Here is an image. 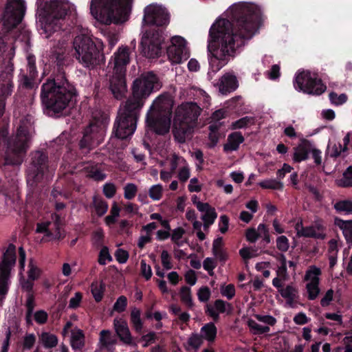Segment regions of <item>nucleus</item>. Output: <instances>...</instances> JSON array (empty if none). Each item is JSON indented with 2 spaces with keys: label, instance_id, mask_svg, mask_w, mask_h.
<instances>
[{
  "label": "nucleus",
  "instance_id": "nucleus-1",
  "mask_svg": "<svg viewBox=\"0 0 352 352\" xmlns=\"http://www.w3.org/2000/svg\"><path fill=\"white\" fill-rule=\"evenodd\" d=\"M261 11L252 3H240L230 8V19H219L210 28L208 52L210 70L216 73L226 65L236 50L258 30Z\"/></svg>",
  "mask_w": 352,
  "mask_h": 352
},
{
  "label": "nucleus",
  "instance_id": "nucleus-2",
  "mask_svg": "<svg viewBox=\"0 0 352 352\" xmlns=\"http://www.w3.org/2000/svg\"><path fill=\"white\" fill-rule=\"evenodd\" d=\"M144 28L140 43V54L150 60H155L164 54V49L172 64H179L189 58L186 41L179 36L171 38L167 45L165 30L170 23V14L164 7L152 3L145 7L142 20Z\"/></svg>",
  "mask_w": 352,
  "mask_h": 352
},
{
  "label": "nucleus",
  "instance_id": "nucleus-3",
  "mask_svg": "<svg viewBox=\"0 0 352 352\" xmlns=\"http://www.w3.org/2000/svg\"><path fill=\"white\" fill-rule=\"evenodd\" d=\"M76 95L75 87L66 79L64 74L47 80L41 87V98L45 107L54 113L65 109Z\"/></svg>",
  "mask_w": 352,
  "mask_h": 352
},
{
  "label": "nucleus",
  "instance_id": "nucleus-4",
  "mask_svg": "<svg viewBox=\"0 0 352 352\" xmlns=\"http://www.w3.org/2000/svg\"><path fill=\"white\" fill-rule=\"evenodd\" d=\"M131 0H91L90 10L94 17L102 23L119 24L130 16Z\"/></svg>",
  "mask_w": 352,
  "mask_h": 352
},
{
  "label": "nucleus",
  "instance_id": "nucleus-5",
  "mask_svg": "<svg viewBox=\"0 0 352 352\" xmlns=\"http://www.w3.org/2000/svg\"><path fill=\"white\" fill-rule=\"evenodd\" d=\"M201 109L195 102L182 104L176 110L173 134L176 141L184 143L191 139Z\"/></svg>",
  "mask_w": 352,
  "mask_h": 352
},
{
  "label": "nucleus",
  "instance_id": "nucleus-6",
  "mask_svg": "<svg viewBox=\"0 0 352 352\" xmlns=\"http://www.w3.org/2000/svg\"><path fill=\"white\" fill-rule=\"evenodd\" d=\"M130 62V52L128 47H122L115 53L113 59V72L109 76V89L114 98L121 100L127 92L125 72Z\"/></svg>",
  "mask_w": 352,
  "mask_h": 352
},
{
  "label": "nucleus",
  "instance_id": "nucleus-7",
  "mask_svg": "<svg viewBox=\"0 0 352 352\" xmlns=\"http://www.w3.org/2000/svg\"><path fill=\"white\" fill-rule=\"evenodd\" d=\"M133 133L136 129L137 111L144 104L145 100L153 91L162 87L159 77L153 72H148L141 74L140 78L133 80Z\"/></svg>",
  "mask_w": 352,
  "mask_h": 352
},
{
  "label": "nucleus",
  "instance_id": "nucleus-8",
  "mask_svg": "<svg viewBox=\"0 0 352 352\" xmlns=\"http://www.w3.org/2000/svg\"><path fill=\"white\" fill-rule=\"evenodd\" d=\"M69 9V5L65 0L46 2L38 13L39 21L44 31L50 33L59 30V21L66 16Z\"/></svg>",
  "mask_w": 352,
  "mask_h": 352
},
{
  "label": "nucleus",
  "instance_id": "nucleus-9",
  "mask_svg": "<svg viewBox=\"0 0 352 352\" xmlns=\"http://www.w3.org/2000/svg\"><path fill=\"white\" fill-rule=\"evenodd\" d=\"M32 136L28 129L20 126L16 133L12 135L7 142V151L5 160L6 164L19 165L27 153Z\"/></svg>",
  "mask_w": 352,
  "mask_h": 352
},
{
  "label": "nucleus",
  "instance_id": "nucleus-10",
  "mask_svg": "<svg viewBox=\"0 0 352 352\" xmlns=\"http://www.w3.org/2000/svg\"><path fill=\"white\" fill-rule=\"evenodd\" d=\"M170 101L167 96H158L151 106L146 118L147 126L156 134L165 135L169 131L170 126V112H162V109L166 102Z\"/></svg>",
  "mask_w": 352,
  "mask_h": 352
},
{
  "label": "nucleus",
  "instance_id": "nucleus-11",
  "mask_svg": "<svg viewBox=\"0 0 352 352\" xmlns=\"http://www.w3.org/2000/svg\"><path fill=\"white\" fill-rule=\"evenodd\" d=\"M75 50L74 56L85 67H90L97 64L99 50L90 37L85 34L76 36L73 41Z\"/></svg>",
  "mask_w": 352,
  "mask_h": 352
},
{
  "label": "nucleus",
  "instance_id": "nucleus-12",
  "mask_svg": "<svg viewBox=\"0 0 352 352\" xmlns=\"http://www.w3.org/2000/svg\"><path fill=\"white\" fill-rule=\"evenodd\" d=\"M294 86L299 91L316 96L321 95L327 89L321 78L308 70L298 72L296 74Z\"/></svg>",
  "mask_w": 352,
  "mask_h": 352
},
{
  "label": "nucleus",
  "instance_id": "nucleus-13",
  "mask_svg": "<svg viewBox=\"0 0 352 352\" xmlns=\"http://www.w3.org/2000/svg\"><path fill=\"white\" fill-rule=\"evenodd\" d=\"M16 263V247L10 243L3 253L2 261L0 263V306L2 305L6 295L8 286V282L11 268Z\"/></svg>",
  "mask_w": 352,
  "mask_h": 352
},
{
  "label": "nucleus",
  "instance_id": "nucleus-14",
  "mask_svg": "<svg viewBox=\"0 0 352 352\" xmlns=\"http://www.w3.org/2000/svg\"><path fill=\"white\" fill-rule=\"evenodd\" d=\"M105 127L106 122L104 119L91 122L85 129L84 135L80 141V148L89 151L99 145L103 140Z\"/></svg>",
  "mask_w": 352,
  "mask_h": 352
},
{
  "label": "nucleus",
  "instance_id": "nucleus-15",
  "mask_svg": "<svg viewBox=\"0 0 352 352\" xmlns=\"http://www.w3.org/2000/svg\"><path fill=\"white\" fill-rule=\"evenodd\" d=\"M115 128L118 138L125 139L132 134V101L129 98L119 109Z\"/></svg>",
  "mask_w": 352,
  "mask_h": 352
},
{
  "label": "nucleus",
  "instance_id": "nucleus-16",
  "mask_svg": "<svg viewBox=\"0 0 352 352\" xmlns=\"http://www.w3.org/2000/svg\"><path fill=\"white\" fill-rule=\"evenodd\" d=\"M25 8L23 0H8L3 16V23L7 30L19 24L25 14Z\"/></svg>",
  "mask_w": 352,
  "mask_h": 352
},
{
  "label": "nucleus",
  "instance_id": "nucleus-17",
  "mask_svg": "<svg viewBox=\"0 0 352 352\" xmlns=\"http://www.w3.org/2000/svg\"><path fill=\"white\" fill-rule=\"evenodd\" d=\"M31 167L28 173V181L32 182V184L41 181L44 172L47 168V155L41 151H36L31 153Z\"/></svg>",
  "mask_w": 352,
  "mask_h": 352
},
{
  "label": "nucleus",
  "instance_id": "nucleus-18",
  "mask_svg": "<svg viewBox=\"0 0 352 352\" xmlns=\"http://www.w3.org/2000/svg\"><path fill=\"white\" fill-rule=\"evenodd\" d=\"M56 219L53 222H45L38 223L36 232L45 233V235L50 239H61L65 235L61 232V225L60 218L54 214Z\"/></svg>",
  "mask_w": 352,
  "mask_h": 352
},
{
  "label": "nucleus",
  "instance_id": "nucleus-19",
  "mask_svg": "<svg viewBox=\"0 0 352 352\" xmlns=\"http://www.w3.org/2000/svg\"><path fill=\"white\" fill-rule=\"evenodd\" d=\"M52 58L54 59L56 65L58 67L59 74L57 76H60V74L63 73L65 74L64 72L62 71V69L64 66L68 65L70 63V58L69 56L68 50L64 46V43L60 44V47H57L52 54ZM65 76V74H64Z\"/></svg>",
  "mask_w": 352,
  "mask_h": 352
},
{
  "label": "nucleus",
  "instance_id": "nucleus-20",
  "mask_svg": "<svg viewBox=\"0 0 352 352\" xmlns=\"http://www.w3.org/2000/svg\"><path fill=\"white\" fill-rule=\"evenodd\" d=\"M114 329L120 340L126 344L132 342V338L127 323L122 318H116L113 322Z\"/></svg>",
  "mask_w": 352,
  "mask_h": 352
},
{
  "label": "nucleus",
  "instance_id": "nucleus-21",
  "mask_svg": "<svg viewBox=\"0 0 352 352\" xmlns=\"http://www.w3.org/2000/svg\"><path fill=\"white\" fill-rule=\"evenodd\" d=\"M238 87V80L236 77L230 74H226L219 80V91L223 94H226L234 91Z\"/></svg>",
  "mask_w": 352,
  "mask_h": 352
},
{
  "label": "nucleus",
  "instance_id": "nucleus-22",
  "mask_svg": "<svg viewBox=\"0 0 352 352\" xmlns=\"http://www.w3.org/2000/svg\"><path fill=\"white\" fill-rule=\"evenodd\" d=\"M116 343V337L111 331L102 330L100 332L98 346L100 350L112 351Z\"/></svg>",
  "mask_w": 352,
  "mask_h": 352
},
{
  "label": "nucleus",
  "instance_id": "nucleus-23",
  "mask_svg": "<svg viewBox=\"0 0 352 352\" xmlns=\"http://www.w3.org/2000/svg\"><path fill=\"white\" fill-rule=\"evenodd\" d=\"M311 145L309 140H303L302 142L294 148L293 160L299 163L308 159L311 152Z\"/></svg>",
  "mask_w": 352,
  "mask_h": 352
},
{
  "label": "nucleus",
  "instance_id": "nucleus-24",
  "mask_svg": "<svg viewBox=\"0 0 352 352\" xmlns=\"http://www.w3.org/2000/svg\"><path fill=\"white\" fill-rule=\"evenodd\" d=\"M12 76L10 73L1 72L0 74V97L5 98L10 96L12 91Z\"/></svg>",
  "mask_w": 352,
  "mask_h": 352
},
{
  "label": "nucleus",
  "instance_id": "nucleus-25",
  "mask_svg": "<svg viewBox=\"0 0 352 352\" xmlns=\"http://www.w3.org/2000/svg\"><path fill=\"white\" fill-rule=\"evenodd\" d=\"M334 224L342 231V234L349 247L352 246V219L343 220L340 218L336 217Z\"/></svg>",
  "mask_w": 352,
  "mask_h": 352
},
{
  "label": "nucleus",
  "instance_id": "nucleus-26",
  "mask_svg": "<svg viewBox=\"0 0 352 352\" xmlns=\"http://www.w3.org/2000/svg\"><path fill=\"white\" fill-rule=\"evenodd\" d=\"M212 252L222 265L225 264L228 259V254L223 249V240L221 236H219L213 241Z\"/></svg>",
  "mask_w": 352,
  "mask_h": 352
},
{
  "label": "nucleus",
  "instance_id": "nucleus-27",
  "mask_svg": "<svg viewBox=\"0 0 352 352\" xmlns=\"http://www.w3.org/2000/svg\"><path fill=\"white\" fill-rule=\"evenodd\" d=\"M197 208L199 211L204 212L201 217L203 221L214 223L217 217V213L214 208L212 207L208 203L199 202L197 204Z\"/></svg>",
  "mask_w": 352,
  "mask_h": 352
},
{
  "label": "nucleus",
  "instance_id": "nucleus-28",
  "mask_svg": "<svg viewBox=\"0 0 352 352\" xmlns=\"http://www.w3.org/2000/svg\"><path fill=\"white\" fill-rule=\"evenodd\" d=\"M227 140V143L223 146V150L226 152L236 151L245 139L241 132L236 131L229 134Z\"/></svg>",
  "mask_w": 352,
  "mask_h": 352
},
{
  "label": "nucleus",
  "instance_id": "nucleus-29",
  "mask_svg": "<svg viewBox=\"0 0 352 352\" xmlns=\"http://www.w3.org/2000/svg\"><path fill=\"white\" fill-rule=\"evenodd\" d=\"M38 343L45 349H52L58 344V338L49 332H42L38 334Z\"/></svg>",
  "mask_w": 352,
  "mask_h": 352
},
{
  "label": "nucleus",
  "instance_id": "nucleus-30",
  "mask_svg": "<svg viewBox=\"0 0 352 352\" xmlns=\"http://www.w3.org/2000/svg\"><path fill=\"white\" fill-rule=\"evenodd\" d=\"M278 292L283 298L286 299L289 306H292L294 300L298 297V289L291 285L279 289Z\"/></svg>",
  "mask_w": 352,
  "mask_h": 352
},
{
  "label": "nucleus",
  "instance_id": "nucleus-31",
  "mask_svg": "<svg viewBox=\"0 0 352 352\" xmlns=\"http://www.w3.org/2000/svg\"><path fill=\"white\" fill-rule=\"evenodd\" d=\"M201 336L208 342H214L217 333V329L213 322H208L201 329Z\"/></svg>",
  "mask_w": 352,
  "mask_h": 352
},
{
  "label": "nucleus",
  "instance_id": "nucleus-32",
  "mask_svg": "<svg viewBox=\"0 0 352 352\" xmlns=\"http://www.w3.org/2000/svg\"><path fill=\"white\" fill-rule=\"evenodd\" d=\"M70 344L74 350H80L85 345V336L80 329L72 332Z\"/></svg>",
  "mask_w": 352,
  "mask_h": 352
},
{
  "label": "nucleus",
  "instance_id": "nucleus-33",
  "mask_svg": "<svg viewBox=\"0 0 352 352\" xmlns=\"http://www.w3.org/2000/svg\"><path fill=\"white\" fill-rule=\"evenodd\" d=\"M336 183L338 186L341 188L352 187V166L346 168L342 174V178L336 179Z\"/></svg>",
  "mask_w": 352,
  "mask_h": 352
},
{
  "label": "nucleus",
  "instance_id": "nucleus-34",
  "mask_svg": "<svg viewBox=\"0 0 352 352\" xmlns=\"http://www.w3.org/2000/svg\"><path fill=\"white\" fill-rule=\"evenodd\" d=\"M299 226V223H297L296 227ZM301 228L300 230L297 229V235L298 236H304V237H311L315 239H322L323 236L320 234H317L313 226H302V222H300Z\"/></svg>",
  "mask_w": 352,
  "mask_h": 352
},
{
  "label": "nucleus",
  "instance_id": "nucleus-35",
  "mask_svg": "<svg viewBox=\"0 0 352 352\" xmlns=\"http://www.w3.org/2000/svg\"><path fill=\"white\" fill-rule=\"evenodd\" d=\"M333 208L338 213L352 214V201L350 199L339 200L334 204Z\"/></svg>",
  "mask_w": 352,
  "mask_h": 352
},
{
  "label": "nucleus",
  "instance_id": "nucleus-36",
  "mask_svg": "<svg viewBox=\"0 0 352 352\" xmlns=\"http://www.w3.org/2000/svg\"><path fill=\"white\" fill-rule=\"evenodd\" d=\"M276 259L280 263V266L276 272L277 276L282 278L283 280H286L288 278L286 257L283 254L278 253Z\"/></svg>",
  "mask_w": 352,
  "mask_h": 352
},
{
  "label": "nucleus",
  "instance_id": "nucleus-37",
  "mask_svg": "<svg viewBox=\"0 0 352 352\" xmlns=\"http://www.w3.org/2000/svg\"><path fill=\"white\" fill-rule=\"evenodd\" d=\"M255 118L252 116H245L243 117L235 122H233L232 124V127L233 129H243L247 127L249 125L254 124Z\"/></svg>",
  "mask_w": 352,
  "mask_h": 352
},
{
  "label": "nucleus",
  "instance_id": "nucleus-38",
  "mask_svg": "<svg viewBox=\"0 0 352 352\" xmlns=\"http://www.w3.org/2000/svg\"><path fill=\"white\" fill-rule=\"evenodd\" d=\"M181 300L189 308L193 306V302L191 296L190 288L187 286H183L180 289Z\"/></svg>",
  "mask_w": 352,
  "mask_h": 352
},
{
  "label": "nucleus",
  "instance_id": "nucleus-39",
  "mask_svg": "<svg viewBox=\"0 0 352 352\" xmlns=\"http://www.w3.org/2000/svg\"><path fill=\"white\" fill-rule=\"evenodd\" d=\"M318 285L319 283H318V280L316 278L313 283H309L307 284L306 288L308 293L309 300H314L318 297L320 293Z\"/></svg>",
  "mask_w": 352,
  "mask_h": 352
},
{
  "label": "nucleus",
  "instance_id": "nucleus-40",
  "mask_svg": "<svg viewBox=\"0 0 352 352\" xmlns=\"http://www.w3.org/2000/svg\"><path fill=\"white\" fill-rule=\"evenodd\" d=\"M259 186L263 189L282 190L283 184L276 179H265L259 183Z\"/></svg>",
  "mask_w": 352,
  "mask_h": 352
},
{
  "label": "nucleus",
  "instance_id": "nucleus-41",
  "mask_svg": "<svg viewBox=\"0 0 352 352\" xmlns=\"http://www.w3.org/2000/svg\"><path fill=\"white\" fill-rule=\"evenodd\" d=\"M321 274V270L320 268L313 265L311 266L310 268L306 272L305 279L306 280H311L310 283H313L316 278L318 280V283H319V278L318 276Z\"/></svg>",
  "mask_w": 352,
  "mask_h": 352
},
{
  "label": "nucleus",
  "instance_id": "nucleus-42",
  "mask_svg": "<svg viewBox=\"0 0 352 352\" xmlns=\"http://www.w3.org/2000/svg\"><path fill=\"white\" fill-rule=\"evenodd\" d=\"M91 289L94 299L96 302H100L102 298V284L97 282L93 283L91 285Z\"/></svg>",
  "mask_w": 352,
  "mask_h": 352
},
{
  "label": "nucleus",
  "instance_id": "nucleus-43",
  "mask_svg": "<svg viewBox=\"0 0 352 352\" xmlns=\"http://www.w3.org/2000/svg\"><path fill=\"white\" fill-rule=\"evenodd\" d=\"M348 97L345 94H341L338 95L335 92H331L329 94V100L331 102L336 105H341L347 101Z\"/></svg>",
  "mask_w": 352,
  "mask_h": 352
},
{
  "label": "nucleus",
  "instance_id": "nucleus-44",
  "mask_svg": "<svg viewBox=\"0 0 352 352\" xmlns=\"http://www.w3.org/2000/svg\"><path fill=\"white\" fill-rule=\"evenodd\" d=\"M202 337L197 333H192L188 340V344L195 351H197L202 344Z\"/></svg>",
  "mask_w": 352,
  "mask_h": 352
},
{
  "label": "nucleus",
  "instance_id": "nucleus-45",
  "mask_svg": "<svg viewBox=\"0 0 352 352\" xmlns=\"http://www.w3.org/2000/svg\"><path fill=\"white\" fill-rule=\"evenodd\" d=\"M94 204L96 213L99 216L103 215L107 212L108 209V205L105 201L101 199H95Z\"/></svg>",
  "mask_w": 352,
  "mask_h": 352
},
{
  "label": "nucleus",
  "instance_id": "nucleus-46",
  "mask_svg": "<svg viewBox=\"0 0 352 352\" xmlns=\"http://www.w3.org/2000/svg\"><path fill=\"white\" fill-rule=\"evenodd\" d=\"M127 305V299L124 296H120L113 305V310L121 313L125 310Z\"/></svg>",
  "mask_w": 352,
  "mask_h": 352
},
{
  "label": "nucleus",
  "instance_id": "nucleus-47",
  "mask_svg": "<svg viewBox=\"0 0 352 352\" xmlns=\"http://www.w3.org/2000/svg\"><path fill=\"white\" fill-rule=\"evenodd\" d=\"M221 293L222 296H226L228 300L232 299L236 294L234 285L233 284H229L225 287L222 286Z\"/></svg>",
  "mask_w": 352,
  "mask_h": 352
},
{
  "label": "nucleus",
  "instance_id": "nucleus-48",
  "mask_svg": "<svg viewBox=\"0 0 352 352\" xmlns=\"http://www.w3.org/2000/svg\"><path fill=\"white\" fill-rule=\"evenodd\" d=\"M211 296V292L208 287H201L197 292L198 299L201 302H207Z\"/></svg>",
  "mask_w": 352,
  "mask_h": 352
},
{
  "label": "nucleus",
  "instance_id": "nucleus-49",
  "mask_svg": "<svg viewBox=\"0 0 352 352\" xmlns=\"http://www.w3.org/2000/svg\"><path fill=\"white\" fill-rule=\"evenodd\" d=\"M185 232V230L182 227H178L174 229L171 234V241L178 246H180L181 244L179 243V241L183 237Z\"/></svg>",
  "mask_w": 352,
  "mask_h": 352
},
{
  "label": "nucleus",
  "instance_id": "nucleus-50",
  "mask_svg": "<svg viewBox=\"0 0 352 352\" xmlns=\"http://www.w3.org/2000/svg\"><path fill=\"white\" fill-rule=\"evenodd\" d=\"M277 248L281 252H287L289 249V240L285 236H280L276 239Z\"/></svg>",
  "mask_w": 352,
  "mask_h": 352
},
{
  "label": "nucleus",
  "instance_id": "nucleus-51",
  "mask_svg": "<svg viewBox=\"0 0 352 352\" xmlns=\"http://www.w3.org/2000/svg\"><path fill=\"white\" fill-rule=\"evenodd\" d=\"M149 196L153 200H160L162 196V187L160 185H154L149 190Z\"/></svg>",
  "mask_w": 352,
  "mask_h": 352
},
{
  "label": "nucleus",
  "instance_id": "nucleus-52",
  "mask_svg": "<svg viewBox=\"0 0 352 352\" xmlns=\"http://www.w3.org/2000/svg\"><path fill=\"white\" fill-rule=\"evenodd\" d=\"M214 307L217 311L220 314H223L226 311V307L232 308V305L221 299H217L214 302Z\"/></svg>",
  "mask_w": 352,
  "mask_h": 352
},
{
  "label": "nucleus",
  "instance_id": "nucleus-53",
  "mask_svg": "<svg viewBox=\"0 0 352 352\" xmlns=\"http://www.w3.org/2000/svg\"><path fill=\"white\" fill-rule=\"evenodd\" d=\"M36 342V336L33 333L26 334L24 336L23 347L24 349H31Z\"/></svg>",
  "mask_w": 352,
  "mask_h": 352
},
{
  "label": "nucleus",
  "instance_id": "nucleus-54",
  "mask_svg": "<svg viewBox=\"0 0 352 352\" xmlns=\"http://www.w3.org/2000/svg\"><path fill=\"white\" fill-rule=\"evenodd\" d=\"M245 237L250 243H255L260 237V234L254 228H251L246 230Z\"/></svg>",
  "mask_w": 352,
  "mask_h": 352
},
{
  "label": "nucleus",
  "instance_id": "nucleus-55",
  "mask_svg": "<svg viewBox=\"0 0 352 352\" xmlns=\"http://www.w3.org/2000/svg\"><path fill=\"white\" fill-rule=\"evenodd\" d=\"M161 260H162V264L166 270L172 269L173 265L170 262V256L166 250H163L162 252Z\"/></svg>",
  "mask_w": 352,
  "mask_h": 352
},
{
  "label": "nucleus",
  "instance_id": "nucleus-56",
  "mask_svg": "<svg viewBox=\"0 0 352 352\" xmlns=\"http://www.w3.org/2000/svg\"><path fill=\"white\" fill-rule=\"evenodd\" d=\"M228 226L229 217L226 214L221 215L219 222V231L222 234H225L228 230Z\"/></svg>",
  "mask_w": 352,
  "mask_h": 352
},
{
  "label": "nucleus",
  "instance_id": "nucleus-57",
  "mask_svg": "<svg viewBox=\"0 0 352 352\" xmlns=\"http://www.w3.org/2000/svg\"><path fill=\"white\" fill-rule=\"evenodd\" d=\"M141 340L144 342L143 344L144 347L148 346L149 344L154 343L157 340L156 333L153 331L149 332L146 335L142 336Z\"/></svg>",
  "mask_w": 352,
  "mask_h": 352
},
{
  "label": "nucleus",
  "instance_id": "nucleus-58",
  "mask_svg": "<svg viewBox=\"0 0 352 352\" xmlns=\"http://www.w3.org/2000/svg\"><path fill=\"white\" fill-rule=\"evenodd\" d=\"M34 78L35 76L24 74L21 76V84L25 88L31 89L33 87Z\"/></svg>",
  "mask_w": 352,
  "mask_h": 352
},
{
  "label": "nucleus",
  "instance_id": "nucleus-59",
  "mask_svg": "<svg viewBox=\"0 0 352 352\" xmlns=\"http://www.w3.org/2000/svg\"><path fill=\"white\" fill-rule=\"evenodd\" d=\"M111 261V256L109 253L108 248L107 247H104L100 252L98 263L100 265H105L106 261Z\"/></svg>",
  "mask_w": 352,
  "mask_h": 352
},
{
  "label": "nucleus",
  "instance_id": "nucleus-60",
  "mask_svg": "<svg viewBox=\"0 0 352 352\" xmlns=\"http://www.w3.org/2000/svg\"><path fill=\"white\" fill-rule=\"evenodd\" d=\"M333 290L330 289L327 291L323 298L320 300V305L322 307H325L330 305L333 300Z\"/></svg>",
  "mask_w": 352,
  "mask_h": 352
},
{
  "label": "nucleus",
  "instance_id": "nucleus-61",
  "mask_svg": "<svg viewBox=\"0 0 352 352\" xmlns=\"http://www.w3.org/2000/svg\"><path fill=\"white\" fill-rule=\"evenodd\" d=\"M116 192V188L112 183H107L103 187V192L107 198L113 197Z\"/></svg>",
  "mask_w": 352,
  "mask_h": 352
},
{
  "label": "nucleus",
  "instance_id": "nucleus-62",
  "mask_svg": "<svg viewBox=\"0 0 352 352\" xmlns=\"http://www.w3.org/2000/svg\"><path fill=\"white\" fill-rule=\"evenodd\" d=\"M203 267L205 270L208 272L210 275H212L213 274V270L216 267V264L213 258L208 257L204 259Z\"/></svg>",
  "mask_w": 352,
  "mask_h": 352
},
{
  "label": "nucleus",
  "instance_id": "nucleus-63",
  "mask_svg": "<svg viewBox=\"0 0 352 352\" xmlns=\"http://www.w3.org/2000/svg\"><path fill=\"white\" fill-rule=\"evenodd\" d=\"M256 318L258 321L267 324L270 326H274L276 322V319L270 315H256Z\"/></svg>",
  "mask_w": 352,
  "mask_h": 352
},
{
  "label": "nucleus",
  "instance_id": "nucleus-64",
  "mask_svg": "<svg viewBox=\"0 0 352 352\" xmlns=\"http://www.w3.org/2000/svg\"><path fill=\"white\" fill-rule=\"evenodd\" d=\"M293 320L296 324L303 325L308 323L310 320V318H307V316L303 312H300L294 317Z\"/></svg>",
  "mask_w": 352,
  "mask_h": 352
}]
</instances>
